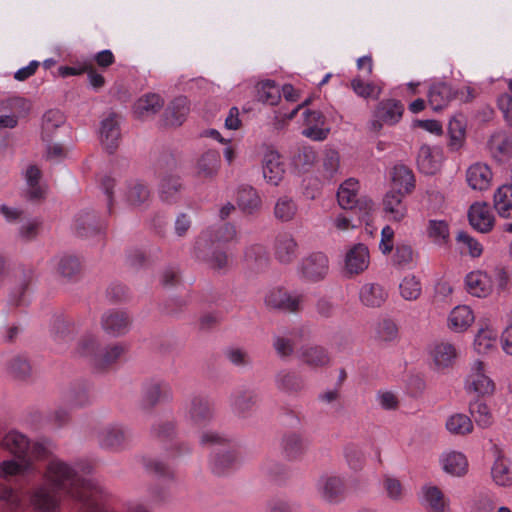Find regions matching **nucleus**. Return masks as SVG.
<instances>
[{"label": "nucleus", "instance_id": "nucleus-1", "mask_svg": "<svg viewBox=\"0 0 512 512\" xmlns=\"http://www.w3.org/2000/svg\"><path fill=\"white\" fill-rule=\"evenodd\" d=\"M90 473V466H71L61 459H52L45 470L44 480L55 490L97 506V496L102 493V488Z\"/></svg>", "mask_w": 512, "mask_h": 512}, {"label": "nucleus", "instance_id": "nucleus-2", "mask_svg": "<svg viewBox=\"0 0 512 512\" xmlns=\"http://www.w3.org/2000/svg\"><path fill=\"white\" fill-rule=\"evenodd\" d=\"M463 389L468 396L474 398H490L495 395L497 385L485 361L475 359L469 363L463 378Z\"/></svg>", "mask_w": 512, "mask_h": 512}, {"label": "nucleus", "instance_id": "nucleus-3", "mask_svg": "<svg viewBox=\"0 0 512 512\" xmlns=\"http://www.w3.org/2000/svg\"><path fill=\"white\" fill-rule=\"evenodd\" d=\"M427 356L433 370L443 372L455 364L458 350L450 341L436 340L428 345Z\"/></svg>", "mask_w": 512, "mask_h": 512}, {"label": "nucleus", "instance_id": "nucleus-4", "mask_svg": "<svg viewBox=\"0 0 512 512\" xmlns=\"http://www.w3.org/2000/svg\"><path fill=\"white\" fill-rule=\"evenodd\" d=\"M97 348V340L93 336H87L79 343V353L83 356L91 357L98 366L109 365L115 362L124 351V348L118 344L101 351H98Z\"/></svg>", "mask_w": 512, "mask_h": 512}, {"label": "nucleus", "instance_id": "nucleus-5", "mask_svg": "<svg viewBox=\"0 0 512 512\" xmlns=\"http://www.w3.org/2000/svg\"><path fill=\"white\" fill-rule=\"evenodd\" d=\"M418 500L426 512H451L450 498L433 483H426L420 488Z\"/></svg>", "mask_w": 512, "mask_h": 512}, {"label": "nucleus", "instance_id": "nucleus-6", "mask_svg": "<svg viewBox=\"0 0 512 512\" xmlns=\"http://www.w3.org/2000/svg\"><path fill=\"white\" fill-rule=\"evenodd\" d=\"M370 264L369 249L365 244L358 243L349 247L344 255L343 271L346 276L353 277L365 272Z\"/></svg>", "mask_w": 512, "mask_h": 512}, {"label": "nucleus", "instance_id": "nucleus-7", "mask_svg": "<svg viewBox=\"0 0 512 512\" xmlns=\"http://www.w3.org/2000/svg\"><path fill=\"white\" fill-rule=\"evenodd\" d=\"M265 304L274 309L296 312L302 308L304 296L297 292H288L282 288H272L265 295Z\"/></svg>", "mask_w": 512, "mask_h": 512}, {"label": "nucleus", "instance_id": "nucleus-8", "mask_svg": "<svg viewBox=\"0 0 512 512\" xmlns=\"http://www.w3.org/2000/svg\"><path fill=\"white\" fill-rule=\"evenodd\" d=\"M59 492L44 482L32 490L30 504L37 512H56L60 507Z\"/></svg>", "mask_w": 512, "mask_h": 512}, {"label": "nucleus", "instance_id": "nucleus-9", "mask_svg": "<svg viewBox=\"0 0 512 512\" xmlns=\"http://www.w3.org/2000/svg\"><path fill=\"white\" fill-rule=\"evenodd\" d=\"M262 174L265 181L273 186H278L285 175V163L279 152L267 148L261 160Z\"/></svg>", "mask_w": 512, "mask_h": 512}, {"label": "nucleus", "instance_id": "nucleus-10", "mask_svg": "<svg viewBox=\"0 0 512 512\" xmlns=\"http://www.w3.org/2000/svg\"><path fill=\"white\" fill-rule=\"evenodd\" d=\"M438 462L442 472L450 477L461 478L468 473V459L461 451L446 449L440 453Z\"/></svg>", "mask_w": 512, "mask_h": 512}, {"label": "nucleus", "instance_id": "nucleus-11", "mask_svg": "<svg viewBox=\"0 0 512 512\" xmlns=\"http://www.w3.org/2000/svg\"><path fill=\"white\" fill-rule=\"evenodd\" d=\"M128 437V430L121 424L117 423L103 426L97 432V441L100 447L112 451L122 449L125 446Z\"/></svg>", "mask_w": 512, "mask_h": 512}, {"label": "nucleus", "instance_id": "nucleus-12", "mask_svg": "<svg viewBox=\"0 0 512 512\" xmlns=\"http://www.w3.org/2000/svg\"><path fill=\"white\" fill-rule=\"evenodd\" d=\"M466 291L474 297L486 298L494 289V278L491 274L482 270L469 272L464 279Z\"/></svg>", "mask_w": 512, "mask_h": 512}, {"label": "nucleus", "instance_id": "nucleus-13", "mask_svg": "<svg viewBox=\"0 0 512 512\" xmlns=\"http://www.w3.org/2000/svg\"><path fill=\"white\" fill-rule=\"evenodd\" d=\"M119 199L125 207L142 208L149 202L150 192L139 180H131L121 190Z\"/></svg>", "mask_w": 512, "mask_h": 512}, {"label": "nucleus", "instance_id": "nucleus-14", "mask_svg": "<svg viewBox=\"0 0 512 512\" xmlns=\"http://www.w3.org/2000/svg\"><path fill=\"white\" fill-rule=\"evenodd\" d=\"M185 417L192 425L205 427L213 418V410L205 397L194 396L186 404Z\"/></svg>", "mask_w": 512, "mask_h": 512}, {"label": "nucleus", "instance_id": "nucleus-15", "mask_svg": "<svg viewBox=\"0 0 512 512\" xmlns=\"http://www.w3.org/2000/svg\"><path fill=\"white\" fill-rule=\"evenodd\" d=\"M302 134L314 141L325 140L330 132V128L325 125L324 115L316 110L306 109L303 114Z\"/></svg>", "mask_w": 512, "mask_h": 512}, {"label": "nucleus", "instance_id": "nucleus-16", "mask_svg": "<svg viewBox=\"0 0 512 512\" xmlns=\"http://www.w3.org/2000/svg\"><path fill=\"white\" fill-rule=\"evenodd\" d=\"M444 160L442 148L438 146L422 145L417 156L419 170L427 175L437 173Z\"/></svg>", "mask_w": 512, "mask_h": 512}, {"label": "nucleus", "instance_id": "nucleus-17", "mask_svg": "<svg viewBox=\"0 0 512 512\" xmlns=\"http://www.w3.org/2000/svg\"><path fill=\"white\" fill-rule=\"evenodd\" d=\"M470 225L481 233L492 230L495 224V217L490 206L485 202L472 204L468 211Z\"/></svg>", "mask_w": 512, "mask_h": 512}, {"label": "nucleus", "instance_id": "nucleus-18", "mask_svg": "<svg viewBox=\"0 0 512 512\" xmlns=\"http://www.w3.org/2000/svg\"><path fill=\"white\" fill-rule=\"evenodd\" d=\"M300 272L306 280H322L328 273V258L320 252L311 254L302 260Z\"/></svg>", "mask_w": 512, "mask_h": 512}, {"label": "nucleus", "instance_id": "nucleus-19", "mask_svg": "<svg viewBox=\"0 0 512 512\" xmlns=\"http://www.w3.org/2000/svg\"><path fill=\"white\" fill-rule=\"evenodd\" d=\"M382 204L385 216L390 221L402 222L408 215V207L404 201L403 192L389 190L384 195Z\"/></svg>", "mask_w": 512, "mask_h": 512}, {"label": "nucleus", "instance_id": "nucleus-20", "mask_svg": "<svg viewBox=\"0 0 512 512\" xmlns=\"http://www.w3.org/2000/svg\"><path fill=\"white\" fill-rule=\"evenodd\" d=\"M403 110V105L397 100L381 101L376 108L375 117L377 120L372 121V128L375 131L380 130L382 126L380 121L390 125L396 124L401 119Z\"/></svg>", "mask_w": 512, "mask_h": 512}, {"label": "nucleus", "instance_id": "nucleus-21", "mask_svg": "<svg viewBox=\"0 0 512 512\" xmlns=\"http://www.w3.org/2000/svg\"><path fill=\"white\" fill-rule=\"evenodd\" d=\"M101 327L110 336H120L129 330V317L122 310L110 309L101 316Z\"/></svg>", "mask_w": 512, "mask_h": 512}, {"label": "nucleus", "instance_id": "nucleus-22", "mask_svg": "<svg viewBox=\"0 0 512 512\" xmlns=\"http://www.w3.org/2000/svg\"><path fill=\"white\" fill-rule=\"evenodd\" d=\"M492 179L493 173L490 167L485 163H474L470 165L466 171V181L473 190H488L491 186Z\"/></svg>", "mask_w": 512, "mask_h": 512}, {"label": "nucleus", "instance_id": "nucleus-23", "mask_svg": "<svg viewBox=\"0 0 512 512\" xmlns=\"http://www.w3.org/2000/svg\"><path fill=\"white\" fill-rule=\"evenodd\" d=\"M196 258L204 261L213 270H222L228 265L226 253L213 250L207 239H200L196 245Z\"/></svg>", "mask_w": 512, "mask_h": 512}, {"label": "nucleus", "instance_id": "nucleus-24", "mask_svg": "<svg viewBox=\"0 0 512 512\" xmlns=\"http://www.w3.org/2000/svg\"><path fill=\"white\" fill-rule=\"evenodd\" d=\"M475 321V314L468 305H457L448 314L447 326L454 333L467 331Z\"/></svg>", "mask_w": 512, "mask_h": 512}, {"label": "nucleus", "instance_id": "nucleus-25", "mask_svg": "<svg viewBox=\"0 0 512 512\" xmlns=\"http://www.w3.org/2000/svg\"><path fill=\"white\" fill-rule=\"evenodd\" d=\"M498 331L490 325L481 327L475 334L473 349L478 355H488L497 351Z\"/></svg>", "mask_w": 512, "mask_h": 512}, {"label": "nucleus", "instance_id": "nucleus-26", "mask_svg": "<svg viewBox=\"0 0 512 512\" xmlns=\"http://www.w3.org/2000/svg\"><path fill=\"white\" fill-rule=\"evenodd\" d=\"M120 140L118 121L114 113H109L103 118L100 125V141L102 146L109 152L114 151Z\"/></svg>", "mask_w": 512, "mask_h": 512}, {"label": "nucleus", "instance_id": "nucleus-27", "mask_svg": "<svg viewBox=\"0 0 512 512\" xmlns=\"http://www.w3.org/2000/svg\"><path fill=\"white\" fill-rule=\"evenodd\" d=\"M359 192L360 183L356 178H348L343 181L336 194L339 206L345 210H352L361 198Z\"/></svg>", "mask_w": 512, "mask_h": 512}, {"label": "nucleus", "instance_id": "nucleus-28", "mask_svg": "<svg viewBox=\"0 0 512 512\" xmlns=\"http://www.w3.org/2000/svg\"><path fill=\"white\" fill-rule=\"evenodd\" d=\"M359 301L362 305L369 308H378L382 306L388 293L384 287L378 283H365L359 289Z\"/></svg>", "mask_w": 512, "mask_h": 512}, {"label": "nucleus", "instance_id": "nucleus-29", "mask_svg": "<svg viewBox=\"0 0 512 512\" xmlns=\"http://www.w3.org/2000/svg\"><path fill=\"white\" fill-rule=\"evenodd\" d=\"M317 491L326 501H336L344 491L342 478L336 475H323L317 482Z\"/></svg>", "mask_w": 512, "mask_h": 512}, {"label": "nucleus", "instance_id": "nucleus-30", "mask_svg": "<svg viewBox=\"0 0 512 512\" xmlns=\"http://www.w3.org/2000/svg\"><path fill=\"white\" fill-rule=\"evenodd\" d=\"M1 447L17 458H24L30 448V441L26 435L16 430L7 432L1 440Z\"/></svg>", "mask_w": 512, "mask_h": 512}, {"label": "nucleus", "instance_id": "nucleus-31", "mask_svg": "<svg viewBox=\"0 0 512 512\" xmlns=\"http://www.w3.org/2000/svg\"><path fill=\"white\" fill-rule=\"evenodd\" d=\"M491 478L496 486H512V461L503 456L496 458L491 467Z\"/></svg>", "mask_w": 512, "mask_h": 512}, {"label": "nucleus", "instance_id": "nucleus-32", "mask_svg": "<svg viewBox=\"0 0 512 512\" xmlns=\"http://www.w3.org/2000/svg\"><path fill=\"white\" fill-rule=\"evenodd\" d=\"M143 401L148 406H153L162 399L171 397V390L167 383L158 380H152L143 386Z\"/></svg>", "mask_w": 512, "mask_h": 512}, {"label": "nucleus", "instance_id": "nucleus-33", "mask_svg": "<svg viewBox=\"0 0 512 512\" xmlns=\"http://www.w3.org/2000/svg\"><path fill=\"white\" fill-rule=\"evenodd\" d=\"M455 94L452 88L446 83L433 84L428 92V101L434 111L445 108L454 98Z\"/></svg>", "mask_w": 512, "mask_h": 512}, {"label": "nucleus", "instance_id": "nucleus-34", "mask_svg": "<svg viewBox=\"0 0 512 512\" xmlns=\"http://www.w3.org/2000/svg\"><path fill=\"white\" fill-rule=\"evenodd\" d=\"M493 206L501 218H512V185L505 184L497 188L493 195Z\"/></svg>", "mask_w": 512, "mask_h": 512}, {"label": "nucleus", "instance_id": "nucleus-35", "mask_svg": "<svg viewBox=\"0 0 512 512\" xmlns=\"http://www.w3.org/2000/svg\"><path fill=\"white\" fill-rule=\"evenodd\" d=\"M189 102L184 96L175 98L165 111V120L168 125H181L189 113Z\"/></svg>", "mask_w": 512, "mask_h": 512}, {"label": "nucleus", "instance_id": "nucleus-36", "mask_svg": "<svg viewBox=\"0 0 512 512\" xmlns=\"http://www.w3.org/2000/svg\"><path fill=\"white\" fill-rule=\"evenodd\" d=\"M300 360L312 368H320L329 364L330 358L326 350L319 346H303L298 352Z\"/></svg>", "mask_w": 512, "mask_h": 512}, {"label": "nucleus", "instance_id": "nucleus-37", "mask_svg": "<svg viewBox=\"0 0 512 512\" xmlns=\"http://www.w3.org/2000/svg\"><path fill=\"white\" fill-rule=\"evenodd\" d=\"M297 243L289 234H282L275 241V257L281 263L287 264L296 257Z\"/></svg>", "mask_w": 512, "mask_h": 512}, {"label": "nucleus", "instance_id": "nucleus-38", "mask_svg": "<svg viewBox=\"0 0 512 512\" xmlns=\"http://www.w3.org/2000/svg\"><path fill=\"white\" fill-rule=\"evenodd\" d=\"M391 180L398 188L396 191L409 194L415 188V177L412 171L405 165H395L391 172Z\"/></svg>", "mask_w": 512, "mask_h": 512}, {"label": "nucleus", "instance_id": "nucleus-39", "mask_svg": "<svg viewBox=\"0 0 512 512\" xmlns=\"http://www.w3.org/2000/svg\"><path fill=\"white\" fill-rule=\"evenodd\" d=\"M163 104L164 102L158 94H146L135 102L134 113L139 118H146L157 113Z\"/></svg>", "mask_w": 512, "mask_h": 512}, {"label": "nucleus", "instance_id": "nucleus-40", "mask_svg": "<svg viewBox=\"0 0 512 512\" xmlns=\"http://www.w3.org/2000/svg\"><path fill=\"white\" fill-rule=\"evenodd\" d=\"M197 174L203 178L214 177L220 168V156L215 150H208L197 162Z\"/></svg>", "mask_w": 512, "mask_h": 512}, {"label": "nucleus", "instance_id": "nucleus-41", "mask_svg": "<svg viewBox=\"0 0 512 512\" xmlns=\"http://www.w3.org/2000/svg\"><path fill=\"white\" fill-rule=\"evenodd\" d=\"M484 398H475L469 403V412L476 424L481 428H488L493 424V414Z\"/></svg>", "mask_w": 512, "mask_h": 512}, {"label": "nucleus", "instance_id": "nucleus-42", "mask_svg": "<svg viewBox=\"0 0 512 512\" xmlns=\"http://www.w3.org/2000/svg\"><path fill=\"white\" fill-rule=\"evenodd\" d=\"M427 235L435 245L445 247L450 240L449 224L445 220H429Z\"/></svg>", "mask_w": 512, "mask_h": 512}, {"label": "nucleus", "instance_id": "nucleus-43", "mask_svg": "<svg viewBox=\"0 0 512 512\" xmlns=\"http://www.w3.org/2000/svg\"><path fill=\"white\" fill-rule=\"evenodd\" d=\"M445 427L452 435L464 436L472 433L473 422L466 414L454 413L447 418Z\"/></svg>", "mask_w": 512, "mask_h": 512}, {"label": "nucleus", "instance_id": "nucleus-44", "mask_svg": "<svg viewBox=\"0 0 512 512\" xmlns=\"http://www.w3.org/2000/svg\"><path fill=\"white\" fill-rule=\"evenodd\" d=\"M255 89L258 101L264 104L276 105L281 98V91L272 80H263L257 83Z\"/></svg>", "mask_w": 512, "mask_h": 512}, {"label": "nucleus", "instance_id": "nucleus-45", "mask_svg": "<svg viewBox=\"0 0 512 512\" xmlns=\"http://www.w3.org/2000/svg\"><path fill=\"white\" fill-rule=\"evenodd\" d=\"M91 401L86 388L82 386H73L67 389L62 396V404L69 409L81 408L88 405Z\"/></svg>", "mask_w": 512, "mask_h": 512}, {"label": "nucleus", "instance_id": "nucleus-46", "mask_svg": "<svg viewBox=\"0 0 512 512\" xmlns=\"http://www.w3.org/2000/svg\"><path fill=\"white\" fill-rule=\"evenodd\" d=\"M297 211L298 206L296 202L289 196L279 197L274 206V216L282 222L293 220Z\"/></svg>", "mask_w": 512, "mask_h": 512}, {"label": "nucleus", "instance_id": "nucleus-47", "mask_svg": "<svg viewBox=\"0 0 512 512\" xmlns=\"http://www.w3.org/2000/svg\"><path fill=\"white\" fill-rule=\"evenodd\" d=\"M27 186V193L30 198L37 199L44 194V187L41 185V172L35 165H29L24 172Z\"/></svg>", "mask_w": 512, "mask_h": 512}, {"label": "nucleus", "instance_id": "nucleus-48", "mask_svg": "<svg viewBox=\"0 0 512 512\" xmlns=\"http://www.w3.org/2000/svg\"><path fill=\"white\" fill-rule=\"evenodd\" d=\"M282 447L288 458L300 456L307 448V442L298 433L287 434L282 440Z\"/></svg>", "mask_w": 512, "mask_h": 512}, {"label": "nucleus", "instance_id": "nucleus-49", "mask_svg": "<svg viewBox=\"0 0 512 512\" xmlns=\"http://www.w3.org/2000/svg\"><path fill=\"white\" fill-rule=\"evenodd\" d=\"M237 202L239 207L247 213L254 212L261 205V199L257 191L249 186L238 191Z\"/></svg>", "mask_w": 512, "mask_h": 512}, {"label": "nucleus", "instance_id": "nucleus-50", "mask_svg": "<svg viewBox=\"0 0 512 512\" xmlns=\"http://www.w3.org/2000/svg\"><path fill=\"white\" fill-rule=\"evenodd\" d=\"M32 469L30 460L22 458L21 461L15 459L5 460L0 463V477L8 478L11 476L24 474Z\"/></svg>", "mask_w": 512, "mask_h": 512}, {"label": "nucleus", "instance_id": "nucleus-51", "mask_svg": "<svg viewBox=\"0 0 512 512\" xmlns=\"http://www.w3.org/2000/svg\"><path fill=\"white\" fill-rule=\"evenodd\" d=\"M399 292L406 301H414L422 292L420 280L415 275L405 276L399 283Z\"/></svg>", "mask_w": 512, "mask_h": 512}, {"label": "nucleus", "instance_id": "nucleus-52", "mask_svg": "<svg viewBox=\"0 0 512 512\" xmlns=\"http://www.w3.org/2000/svg\"><path fill=\"white\" fill-rule=\"evenodd\" d=\"M277 387L285 392H299L304 388L303 380L293 372L281 371L276 376Z\"/></svg>", "mask_w": 512, "mask_h": 512}, {"label": "nucleus", "instance_id": "nucleus-53", "mask_svg": "<svg viewBox=\"0 0 512 512\" xmlns=\"http://www.w3.org/2000/svg\"><path fill=\"white\" fill-rule=\"evenodd\" d=\"M456 242L462 254H467L473 258H477L483 252L482 245L475 238L464 231H460L457 234Z\"/></svg>", "mask_w": 512, "mask_h": 512}, {"label": "nucleus", "instance_id": "nucleus-54", "mask_svg": "<svg viewBox=\"0 0 512 512\" xmlns=\"http://www.w3.org/2000/svg\"><path fill=\"white\" fill-rule=\"evenodd\" d=\"M466 124L462 118L454 117L449 121L448 133L450 137V146L453 149H459L465 139Z\"/></svg>", "mask_w": 512, "mask_h": 512}, {"label": "nucleus", "instance_id": "nucleus-55", "mask_svg": "<svg viewBox=\"0 0 512 512\" xmlns=\"http://www.w3.org/2000/svg\"><path fill=\"white\" fill-rule=\"evenodd\" d=\"M180 180L176 177H166L161 181L159 195L162 201L172 202L176 199L177 194L181 190Z\"/></svg>", "mask_w": 512, "mask_h": 512}, {"label": "nucleus", "instance_id": "nucleus-56", "mask_svg": "<svg viewBox=\"0 0 512 512\" xmlns=\"http://www.w3.org/2000/svg\"><path fill=\"white\" fill-rule=\"evenodd\" d=\"M236 229L231 224H224L213 231L208 245L226 244L232 242L236 238Z\"/></svg>", "mask_w": 512, "mask_h": 512}, {"label": "nucleus", "instance_id": "nucleus-57", "mask_svg": "<svg viewBox=\"0 0 512 512\" xmlns=\"http://www.w3.org/2000/svg\"><path fill=\"white\" fill-rule=\"evenodd\" d=\"M376 334L380 341H395L398 338V326L391 319H383L377 325Z\"/></svg>", "mask_w": 512, "mask_h": 512}, {"label": "nucleus", "instance_id": "nucleus-58", "mask_svg": "<svg viewBox=\"0 0 512 512\" xmlns=\"http://www.w3.org/2000/svg\"><path fill=\"white\" fill-rule=\"evenodd\" d=\"M382 483L388 498L393 501H401L403 499L405 490L397 478L386 475L384 476Z\"/></svg>", "mask_w": 512, "mask_h": 512}, {"label": "nucleus", "instance_id": "nucleus-59", "mask_svg": "<svg viewBox=\"0 0 512 512\" xmlns=\"http://www.w3.org/2000/svg\"><path fill=\"white\" fill-rule=\"evenodd\" d=\"M64 123V116L59 110H49L43 116L42 129L47 136Z\"/></svg>", "mask_w": 512, "mask_h": 512}, {"label": "nucleus", "instance_id": "nucleus-60", "mask_svg": "<svg viewBox=\"0 0 512 512\" xmlns=\"http://www.w3.org/2000/svg\"><path fill=\"white\" fill-rule=\"evenodd\" d=\"M353 91L360 97L368 98L378 96L381 92L380 88L372 83H366L360 78H355L351 81Z\"/></svg>", "mask_w": 512, "mask_h": 512}, {"label": "nucleus", "instance_id": "nucleus-61", "mask_svg": "<svg viewBox=\"0 0 512 512\" xmlns=\"http://www.w3.org/2000/svg\"><path fill=\"white\" fill-rule=\"evenodd\" d=\"M323 169L326 177L333 178L340 170V156L337 151L330 150L325 154Z\"/></svg>", "mask_w": 512, "mask_h": 512}, {"label": "nucleus", "instance_id": "nucleus-62", "mask_svg": "<svg viewBox=\"0 0 512 512\" xmlns=\"http://www.w3.org/2000/svg\"><path fill=\"white\" fill-rule=\"evenodd\" d=\"M358 211L359 213V220L360 222L368 224L371 220V215L375 210V204L372 201V199L368 197H361L358 201L355 207L353 208Z\"/></svg>", "mask_w": 512, "mask_h": 512}, {"label": "nucleus", "instance_id": "nucleus-63", "mask_svg": "<svg viewBox=\"0 0 512 512\" xmlns=\"http://www.w3.org/2000/svg\"><path fill=\"white\" fill-rule=\"evenodd\" d=\"M80 269V262L74 256H64L59 260L58 270L64 277H72Z\"/></svg>", "mask_w": 512, "mask_h": 512}, {"label": "nucleus", "instance_id": "nucleus-64", "mask_svg": "<svg viewBox=\"0 0 512 512\" xmlns=\"http://www.w3.org/2000/svg\"><path fill=\"white\" fill-rule=\"evenodd\" d=\"M394 230L391 226L386 225L381 230V240L379 243V249L384 255L392 252L394 245Z\"/></svg>", "mask_w": 512, "mask_h": 512}]
</instances>
